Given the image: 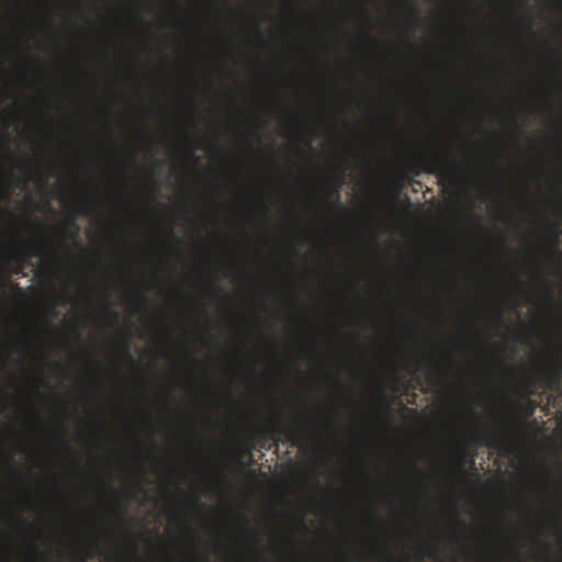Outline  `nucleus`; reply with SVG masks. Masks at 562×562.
<instances>
[{
  "label": "nucleus",
  "instance_id": "nucleus-1",
  "mask_svg": "<svg viewBox=\"0 0 562 562\" xmlns=\"http://www.w3.org/2000/svg\"><path fill=\"white\" fill-rule=\"evenodd\" d=\"M258 443L266 448L270 440L279 441L283 437L292 446H300L306 436L305 427L299 425L284 426L280 422L272 424L269 428H257Z\"/></svg>",
  "mask_w": 562,
  "mask_h": 562
},
{
  "label": "nucleus",
  "instance_id": "nucleus-2",
  "mask_svg": "<svg viewBox=\"0 0 562 562\" xmlns=\"http://www.w3.org/2000/svg\"><path fill=\"white\" fill-rule=\"evenodd\" d=\"M459 168L460 164L456 158L443 154L432 155L425 161V170L427 172L436 173L445 180H452Z\"/></svg>",
  "mask_w": 562,
  "mask_h": 562
},
{
  "label": "nucleus",
  "instance_id": "nucleus-3",
  "mask_svg": "<svg viewBox=\"0 0 562 562\" xmlns=\"http://www.w3.org/2000/svg\"><path fill=\"white\" fill-rule=\"evenodd\" d=\"M31 256H35V254L24 255L18 251H14L10 255V261L15 263V267L12 269L14 274H19L23 268V262L26 261Z\"/></svg>",
  "mask_w": 562,
  "mask_h": 562
},
{
  "label": "nucleus",
  "instance_id": "nucleus-4",
  "mask_svg": "<svg viewBox=\"0 0 562 562\" xmlns=\"http://www.w3.org/2000/svg\"><path fill=\"white\" fill-rule=\"evenodd\" d=\"M544 378L549 387L559 386L562 378V368L547 372Z\"/></svg>",
  "mask_w": 562,
  "mask_h": 562
},
{
  "label": "nucleus",
  "instance_id": "nucleus-5",
  "mask_svg": "<svg viewBox=\"0 0 562 562\" xmlns=\"http://www.w3.org/2000/svg\"><path fill=\"white\" fill-rule=\"evenodd\" d=\"M67 229L71 233V235L74 237H77L78 234H79V226L78 224L76 223V221L74 218H70L68 222H67Z\"/></svg>",
  "mask_w": 562,
  "mask_h": 562
},
{
  "label": "nucleus",
  "instance_id": "nucleus-6",
  "mask_svg": "<svg viewBox=\"0 0 562 562\" xmlns=\"http://www.w3.org/2000/svg\"><path fill=\"white\" fill-rule=\"evenodd\" d=\"M467 463H468V461L464 459L463 454H460V456H459V459H458V464H459V468H460V470H461L462 472L464 471V468H465ZM474 465H475V461H474L473 459H471V460L469 461V467H470L471 469H474Z\"/></svg>",
  "mask_w": 562,
  "mask_h": 562
},
{
  "label": "nucleus",
  "instance_id": "nucleus-7",
  "mask_svg": "<svg viewBox=\"0 0 562 562\" xmlns=\"http://www.w3.org/2000/svg\"><path fill=\"white\" fill-rule=\"evenodd\" d=\"M131 295L136 300V302L138 304H140V305L147 304L148 299L144 293L133 291V292H131Z\"/></svg>",
  "mask_w": 562,
  "mask_h": 562
},
{
  "label": "nucleus",
  "instance_id": "nucleus-8",
  "mask_svg": "<svg viewBox=\"0 0 562 562\" xmlns=\"http://www.w3.org/2000/svg\"><path fill=\"white\" fill-rule=\"evenodd\" d=\"M341 184H342V181H338L335 187L333 188L328 198H333L335 196L337 200L339 199L340 196V188H341Z\"/></svg>",
  "mask_w": 562,
  "mask_h": 562
},
{
  "label": "nucleus",
  "instance_id": "nucleus-9",
  "mask_svg": "<svg viewBox=\"0 0 562 562\" xmlns=\"http://www.w3.org/2000/svg\"><path fill=\"white\" fill-rule=\"evenodd\" d=\"M536 406L532 402H529L527 408L525 409L526 417H531L535 414Z\"/></svg>",
  "mask_w": 562,
  "mask_h": 562
},
{
  "label": "nucleus",
  "instance_id": "nucleus-10",
  "mask_svg": "<svg viewBox=\"0 0 562 562\" xmlns=\"http://www.w3.org/2000/svg\"><path fill=\"white\" fill-rule=\"evenodd\" d=\"M241 531H243L245 535H247V536L251 537L252 539H255L256 543H258V541H259V540H258V537H257V535H256L254 531H251L250 529H248V528H247V527H245V526H243V527H241Z\"/></svg>",
  "mask_w": 562,
  "mask_h": 562
},
{
  "label": "nucleus",
  "instance_id": "nucleus-11",
  "mask_svg": "<svg viewBox=\"0 0 562 562\" xmlns=\"http://www.w3.org/2000/svg\"><path fill=\"white\" fill-rule=\"evenodd\" d=\"M192 505L199 509H203L205 507V504L201 501L199 496L194 497V499L192 501Z\"/></svg>",
  "mask_w": 562,
  "mask_h": 562
},
{
  "label": "nucleus",
  "instance_id": "nucleus-12",
  "mask_svg": "<svg viewBox=\"0 0 562 562\" xmlns=\"http://www.w3.org/2000/svg\"><path fill=\"white\" fill-rule=\"evenodd\" d=\"M546 294H547L548 303H551L552 299H553V292H552V288L551 286H549V285L546 286Z\"/></svg>",
  "mask_w": 562,
  "mask_h": 562
},
{
  "label": "nucleus",
  "instance_id": "nucleus-13",
  "mask_svg": "<svg viewBox=\"0 0 562 562\" xmlns=\"http://www.w3.org/2000/svg\"><path fill=\"white\" fill-rule=\"evenodd\" d=\"M411 18H412L413 25L415 26L416 22L418 20V12L414 8H411Z\"/></svg>",
  "mask_w": 562,
  "mask_h": 562
},
{
  "label": "nucleus",
  "instance_id": "nucleus-14",
  "mask_svg": "<svg viewBox=\"0 0 562 562\" xmlns=\"http://www.w3.org/2000/svg\"><path fill=\"white\" fill-rule=\"evenodd\" d=\"M3 199L4 200L10 199V191H9V187L7 184L3 187Z\"/></svg>",
  "mask_w": 562,
  "mask_h": 562
},
{
  "label": "nucleus",
  "instance_id": "nucleus-15",
  "mask_svg": "<svg viewBox=\"0 0 562 562\" xmlns=\"http://www.w3.org/2000/svg\"><path fill=\"white\" fill-rule=\"evenodd\" d=\"M122 346H123V349H124L126 352H128L130 347H131L130 340H128V339H125V340L123 341Z\"/></svg>",
  "mask_w": 562,
  "mask_h": 562
},
{
  "label": "nucleus",
  "instance_id": "nucleus-16",
  "mask_svg": "<svg viewBox=\"0 0 562 562\" xmlns=\"http://www.w3.org/2000/svg\"><path fill=\"white\" fill-rule=\"evenodd\" d=\"M80 205H81L82 211H83V210H86V209H87V206H88V200H87V199H83V200L81 201Z\"/></svg>",
  "mask_w": 562,
  "mask_h": 562
},
{
  "label": "nucleus",
  "instance_id": "nucleus-17",
  "mask_svg": "<svg viewBox=\"0 0 562 562\" xmlns=\"http://www.w3.org/2000/svg\"><path fill=\"white\" fill-rule=\"evenodd\" d=\"M116 504H117V507H120L122 509L123 515H126V508L120 502H117Z\"/></svg>",
  "mask_w": 562,
  "mask_h": 562
},
{
  "label": "nucleus",
  "instance_id": "nucleus-18",
  "mask_svg": "<svg viewBox=\"0 0 562 562\" xmlns=\"http://www.w3.org/2000/svg\"><path fill=\"white\" fill-rule=\"evenodd\" d=\"M214 289L217 293L224 294V290L221 286H218L217 284L214 286Z\"/></svg>",
  "mask_w": 562,
  "mask_h": 562
},
{
  "label": "nucleus",
  "instance_id": "nucleus-19",
  "mask_svg": "<svg viewBox=\"0 0 562 562\" xmlns=\"http://www.w3.org/2000/svg\"><path fill=\"white\" fill-rule=\"evenodd\" d=\"M110 315H111L114 319H117V317H119V313H117V312H114V311L110 312Z\"/></svg>",
  "mask_w": 562,
  "mask_h": 562
},
{
  "label": "nucleus",
  "instance_id": "nucleus-20",
  "mask_svg": "<svg viewBox=\"0 0 562 562\" xmlns=\"http://www.w3.org/2000/svg\"><path fill=\"white\" fill-rule=\"evenodd\" d=\"M485 445L492 446L490 436H485Z\"/></svg>",
  "mask_w": 562,
  "mask_h": 562
},
{
  "label": "nucleus",
  "instance_id": "nucleus-21",
  "mask_svg": "<svg viewBox=\"0 0 562 562\" xmlns=\"http://www.w3.org/2000/svg\"><path fill=\"white\" fill-rule=\"evenodd\" d=\"M8 462L11 464L13 462V457L11 454L8 456Z\"/></svg>",
  "mask_w": 562,
  "mask_h": 562
},
{
  "label": "nucleus",
  "instance_id": "nucleus-22",
  "mask_svg": "<svg viewBox=\"0 0 562 562\" xmlns=\"http://www.w3.org/2000/svg\"><path fill=\"white\" fill-rule=\"evenodd\" d=\"M521 4H522L524 7H528V0H522V1H521Z\"/></svg>",
  "mask_w": 562,
  "mask_h": 562
},
{
  "label": "nucleus",
  "instance_id": "nucleus-23",
  "mask_svg": "<svg viewBox=\"0 0 562 562\" xmlns=\"http://www.w3.org/2000/svg\"><path fill=\"white\" fill-rule=\"evenodd\" d=\"M454 520H456L458 524H461V521H460V519H459L458 515H454Z\"/></svg>",
  "mask_w": 562,
  "mask_h": 562
},
{
  "label": "nucleus",
  "instance_id": "nucleus-24",
  "mask_svg": "<svg viewBox=\"0 0 562 562\" xmlns=\"http://www.w3.org/2000/svg\"><path fill=\"white\" fill-rule=\"evenodd\" d=\"M258 34H259L260 37H263L262 32L258 31Z\"/></svg>",
  "mask_w": 562,
  "mask_h": 562
},
{
  "label": "nucleus",
  "instance_id": "nucleus-25",
  "mask_svg": "<svg viewBox=\"0 0 562 562\" xmlns=\"http://www.w3.org/2000/svg\"><path fill=\"white\" fill-rule=\"evenodd\" d=\"M0 212H2V210L0 209Z\"/></svg>",
  "mask_w": 562,
  "mask_h": 562
}]
</instances>
